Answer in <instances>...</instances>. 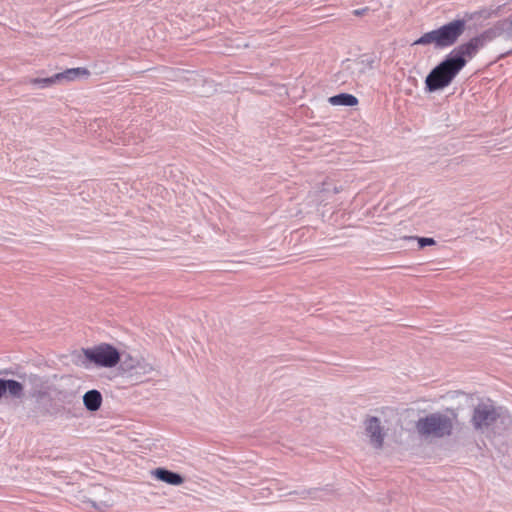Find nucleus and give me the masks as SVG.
<instances>
[{"label":"nucleus","instance_id":"nucleus-21","mask_svg":"<svg viewBox=\"0 0 512 512\" xmlns=\"http://www.w3.org/2000/svg\"><path fill=\"white\" fill-rule=\"evenodd\" d=\"M95 490H96L97 492H99V493H100V492H103V493L107 494L106 489H105L104 487L100 486V485L95 486Z\"/></svg>","mask_w":512,"mask_h":512},{"label":"nucleus","instance_id":"nucleus-3","mask_svg":"<svg viewBox=\"0 0 512 512\" xmlns=\"http://www.w3.org/2000/svg\"><path fill=\"white\" fill-rule=\"evenodd\" d=\"M457 421L456 410L446 409L419 418L415 428L417 433L425 439H443L452 436Z\"/></svg>","mask_w":512,"mask_h":512},{"label":"nucleus","instance_id":"nucleus-8","mask_svg":"<svg viewBox=\"0 0 512 512\" xmlns=\"http://www.w3.org/2000/svg\"><path fill=\"white\" fill-rule=\"evenodd\" d=\"M151 474L159 481L165 482L170 485L179 486L184 483V477L174 471L166 468H156L151 471Z\"/></svg>","mask_w":512,"mask_h":512},{"label":"nucleus","instance_id":"nucleus-17","mask_svg":"<svg viewBox=\"0 0 512 512\" xmlns=\"http://www.w3.org/2000/svg\"><path fill=\"white\" fill-rule=\"evenodd\" d=\"M373 63H374L373 59H366V60H361L360 62H357L356 64L358 66H360L359 71L360 72H364V70L366 68L372 69L373 68Z\"/></svg>","mask_w":512,"mask_h":512},{"label":"nucleus","instance_id":"nucleus-14","mask_svg":"<svg viewBox=\"0 0 512 512\" xmlns=\"http://www.w3.org/2000/svg\"><path fill=\"white\" fill-rule=\"evenodd\" d=\"M56 82H58V81H57V78H55V75H53L51 77H46V78H31L28 80L29 84H31L37 88H46V87L53 85Z\"/></svg>","mask_w":512,"mask_h":512},{"label":"nucleus","instance_id":"nucleus-13","mask_svg":"<svg viewBox=\"0 0 512 512\" xmlns=\"http://www.w3.org/2000/svg\"><path fill=\"white\" fill-rule=\"evenodd\" d=\"M139 359L132 357L131 355H122L120 360L121 369L124 372L132 373L133 369H135V364H137Z\"/></svg>","mask_w":512,"mask_h":512},{"label":"nucleus","instance_id":"nucleus-16","mask_svg":"<svg viewBox=\"0 0 512 512\" xmlns=\"http://www.w3.org/2000/svg\"><path fill=\"white\" fill-rule=\"evenodd\" d=\"M410 239L417 240L420 248H424L426 246H431L436 243L433 238H429V237H410Z\"/></svg>","mask_w":512,"mask_h":512},{"label":"nucleus","instance_id":"nucleus-11","mask_svg":"<svg viewBox=\"0 0 512 512\" xmlns=\"http://www.w3.org/2000/svg\"><path fill=\"white\" fill-rule=\"evenodd\" d=\"M329 103L334 106H355L358 104V99L348 93H340L328 99Z\"/></svg>","mask_w":512,"mask_h":512},{"label":"nucleus","instance_id":"nucleus-2","mask_svg":"<svg viewBox=\"0 0 512 512\" xmlns=\"http://www.w3.org/2000/svg\"><path fill=\"white\" fill-rule=\"evenodd\" d=\"M26 381L30 385V396L35 399L37 409L44 417H56L64 410L63 406L54 403L53 400L64 405H72L77 400L75 391L60 389L47 377L29 374Z\"/></svg>","mask_w":512,"mask_h":512},{"label":"nucleus","instance_id":"nucleus-15","mask_svg":"<svg viewBox=\"0 0 512 512\" xmlns=\"http://www.w3.org/2000/svg\"><path fill=\"white\" fill-rule=\"evenodd\" d=\"M135 369H133L132 373H131V376L133 375H146V374H149L152 370H153V367L151 364L145 362L144 360H140L138 361L137 364H135Z\"/></svg>","mask_w":512,"mask_h":512},{"label":"nucleus","instance_id":"nucleus-1","mask_svg":"<svg viewBox=\"0 0 512 512\" xmlns=\"http://www.w3.org/2000/svg\"><path fill=\"white\" fill-rule=\"evenodd\" d=\"M495 37L496 32L488 29L451 50L427 75L425 79L426 91L435 92L449 86L466 66L468 60L474 58Z\"/></svg>","mask_w":512,"mask_h":512},{"label":"nucleus","instance_id":"nucleus-9","mask_svg":"<svg viewBox=\"0 0 512 512\" xmlns=\"http://www.w3.org/2000/svg\"><path fill=\"white\" fill-rule=\"evenodd\" d=\"M23 390L22 383L13 379L0 378V399L6 394L17 399L22 398Z\"/></svg>","mask_w":512,"mask_h":512},{"label":"nucleus","instance_id":"nucleus-6","mask_svg":"<svg viewBox=\"0 0 512 512\" xmlns=\"http://www.w3.org/2000/svg\"><path fill=\"white\" fill-rule=\"evenodd\" d=\"M500 417L499 409L491 402L478 403L471 417V423L476 431L488 432Z\"/></svg>","mask_w":512,"mask_h":512},{"label":"nucleus","instance_id":"nucleus-18","mask_svg":"<svg viewBox=\"0 0 512 512\" xmlns=\"http://www.w3.org/2000/svg\"><path fill=\"white\" fill-rule=\"evenodd\" d=\"M89 502L91 503L92 507L95 508L96 510H103L109 506V503L107 500H100V501L89 500Z\"/></svg>","mask_w":512,"mask_h":512},{"label":"nucleus","instance_id":"nucleus-4","mask_svg":"<svg viewBox=\"0 0 512 512\" xmlns=\"http://www.w3.org/2000/svg\"><path fill=\"white\" fill-rule=\"evenodd\" d=\"M464 19H454L437 29L424 33L412 45H433L435 49H446L457 43L466 30Z\"/></svg>","mask_w":512,"mask_h":512},{"label":"nucleus","instance_id":"nucleus-10","mask_svg":"<svg viewBox=\"0 0 512 512\" xmlns=\"http://www.w3.org/2000/svg\"><path fill=\"white\" fill-rule=\"evenodd\" d=\"M103 397L100 391L91 389L83 395V404L87 411L96 412L101 408Z\"/></svg>","mask_w":512,"mask_h":512},{"label":"nucleus","instance_id":"nucleus-7","mask_svg":"<svg viewBox=\"0 0 512 512\" xmlns=\"http://www.w3.org/2000/svg\"><path fill=\"white\" fill-rule=\"evenodd\" d=\"M365 434L371 446L377 450L383 448L386 430L381 420L376 416H368L364 421Z\"/></svg>","mask_w":512,"mask_h":512},{"label":"nucleus","instance_id":"nucleus-12","mask_svg":"<svg viewBox=\"0 0 512 512\" xmlns=\"http://www.w3.org/2000/svg\"><path fill=\"white\" fill-rule=\"evenodd\" d=\"M88 74H89V72L85 68H71V69H67L64 72L55 74V78H57V81H62V80L71 81V80L78 78L79 76L88 75Z\"/></svg>","mask_w":512,"mask_h":512},{"label":"nucleus","instance_id":"nucleus-20","mask_svg":"<svg viewBox=\"0 0 512 512\" xmlns=\"http://www.w3.org/2000/svg\"><path fill=\"white\" fill-rule=\"evenodd\" d=\"M315 490H304L300 493H298L302 498H307L309 495H311Z\"/></svg>","mask_w":512,"mask_h":512},{"label":"nucleus","instance_id":"nucleus-5","mask_svg":"<svg viewBox=\"0 0 512 512\" xmlns=\"http://www.w3.org/2000/svg\"><path fill=\"white\" fill-rule=\"evenodd\" d=\"M82 353L83 359L79 354L76 363L86 368L90 363L98 367L112 368L121 360L119 351L114 346L107 343H101L91 348L82 349Z\"/></svg>","mask_w":512,"mask_h":512},{"label":"nucleus","instance_id":"nucleus-19","mask_svg":"<svg viewBox=\"0 0 512 512\" xmlns=\"http://www.w3.org/2000/svg\"><path fill=\"white\" fill-rule=\"evenodd\" d=\"M368 11H369V8H368V7H365V8H361V9H355V10L353 11V14H354L355 16H362V15H364V14H365L366 12H368Z\"/></svg>","mask_w":512,"mask_h":512}]
</instances>
